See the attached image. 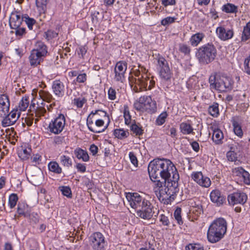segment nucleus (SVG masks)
Segmentation results:
<instances>
[{
    "instance_id": "2eb2a0df",
    "label": "nucleus",
    "mask_w": 250,
    "mask_h": 250,
    "mask_svg": "<svg viewBox=\"0 0 250 250\" xmlns=\"http://www.w3.org/2000/svg\"><path fill=\"white\" fill-rule=\"evenodd\" d=\"M141 103H142L145 111L148 112H154L156 109V104L155 101H153L151 97L144 96L140 98Z\"/></svg>"
},
{
    "instance_id": "052dcab7",
    "label": "nucleus",
    "mask_w": 250,
    "mask_h": 250,
    "mask_svg": "<svg viewBox=\"0 0 250 250\" xmlns=\"http://www.w3.org/2000/svg\"><path fill=\"white\" fill-rule=\"evenodd\" d=\"M244 72L249 75H250V63L249 60L245 59L244 62Z\"/></svg>"
},
{
    "instance_id": "13d9d810",
    "label": "nucleus",
    "mask_w": 250,
    "mask_h": 250,
    "mask_svg": "<svg viewBox=\"0 0 250 250\" xmlns=\"http://www.w3.org/2000/svg\"><path fill=\"white\" fill-rule=\"evenodd\" d=\"M134 107L137 110L145 111V108L144 107L143 104L141 103L140 99L138 101L134 103Z\"/></svg>"
},
{
    "instance_id": "f3484780",
    "label": "nucleus",
    "mask_w": 250,
    "mask_h": 250,
    "mask_svg": "<svg viewBox=\"0 0 250 250\" xmlns=\"http://www.w3.org/2000/svg\"><path fill=\"white\" fill-rule=\"evenodd\" d=\"M216 32L219 38L222 41L228 40L233 36L232 30L226 29L223 26L218 27L216 30Z\"/></svg>"
},
{
    "instance_id": "3c124183",
    "label": "nucleus",
    "mask_w": 250,
    "mask_h": 250,
    "mask_svg": "<svg viewBox=\"0 0 250 250\" xmlns=\"http://www.w3.org/2000/svg\"><path fill=\"white\" fill-rule=\"evenodd\" d=\"M61 190L62 192V194L67 197H71V190L69 187H61Z\"/></svg>"
},
{
    "instance_id": "f03ea898",
    "label": "nucleus",
    "mask_w": 250,
    "mask_h": 250,
    "mask_svg": "<svg viewBox=\"0 0 250 250\" xmlns=\"http://www.w3.org/2000/svg\"><path fill=\"white\" fill-rule=\"evenodd\" d=\"M126 198L130 207L136 211L137 215L144 219H151L155 211L149 200L140 195L138 193H128Z\"/></svg>"
},
{
    "instance_id": "de8ad7c7",
    "label": "nucleus",
    "mask_w": 250,
    "mask_h": 250,
    "mask_svg": "<svg viewBox=\"0 0 250 250\" xmlns=\"http://www.w3.org/2000/svg\"><path fill=\"white\" fill-rule=\"evenodd\" d=\"M186 250H204L203 247L199 244H190L186 247Z\"/></svg>"
},
{
    "instance_id": "864d4df0",
    "label": "nucleus",
    "mask_w": 250,
    "mask_h": 250,
    "mask_svg": "<svg viewBox=\"0 0 250 250\" xmlns=\"http://www.w3.org/2000/svg\"><path fill=\"white\" fill-rule=\"evenodd\" d=\"M244 170L242 167H238L232 169V173L236 176L242 177Z\"/></svg>"
},
{
    "instance_id": "ea45409f",
    "label": "nucleus",
    "mask_w": 250,
    "mask_h": 250,
    "mask_svg": "<svg viewBox=\"0 0 250 250\" xmlns=\"http://www.w3.org/2000/svg\"><path fill=\"white\" fill-rule=\"evenodd\" d=\"M124 116L125 118V124L129 125L131 124V117L130 115L128 107L127 105L124 106Z\"/></svg>"
},
{
    "instance_id": "5701e85b",
    "label": "nucleus",
    "mask_w": 250,
    "mask_h": 250,
    "mask_svg": "<svg viewBox=\"0 0 250 250\" xmlns=\"http://www.w3.org/2000/svg\"><path fill=\"white\" fill-rule=\"evenodd\" d=\"M32 50L38 52L41 56H46L47 53L46 46L41 41H38L36 42L35 47Z\"/></svg>"
},
{
    "instance_id": "79ce46f5",
    "label": "nucleus",
    "mask_w": 250,
    "mask_h": 250,
    "mask_svg": "<svg viewBox=\"0 0 250 250\" xmlns=\"http://www.w3.org/2000/svg\"><path fill=\"white\" fill-rule=\"evenodd\" d=\"M227 156L229 161L234 162L236 164H238L239 161L237 160V154L233 151L228 152Z\"/></svg>"
},
{
    "instance_id": "58836bf2",
    "label": "nucleus",
    "mask_w": 250,
    "mask_h": 250,
    "mask_svg": "<svg viewBox=\"0 0 250 250\" xmlns=\"http://www.w3.org/2000/svg\"><path fill=\"white\" fill-rule=\"evenodd\" d=\"M31 151V149L30 148L22 149L19 153V156L23 160H27L30 156Z\"/></svg>"
},
{
    "instance_id": "4be33fe9",
    "label": "nucleus",
    "mask_w": 250,
    "mask_h": 250,
    "mask_svg": "<svg viewBox=\"0 0 250 250\" xmlns=\"http://www.w3.org/2000/svg\"><path fill=\"white\" fill-rule=\"evenodd\" d=\"M43 57V56H41L38 52L32 50L29 57L31 65L35 66L39 64L42 61Z\"/></svg>"
},
{
    "instance_id": "2f4dec72",
    "label": "nucleus",
    "mask_w": 250,
    "mask_h": 250,
    "mask_svg": "<svg viewBox=\"0 0 250 250\" xmlns=\"http://www.w3.org/2000/svg\"><path fill=\"white\" fill-rule=\"evenodd\" d=\"M114 135L118 139H123L128 136L129 132L123 129H116L114 130Z\"/></svg>"
},
{
    "instance_id": "6e6d98bb",
    "label": "nucleus",
    "mask_w": 250,
    "mask_h": 250,
    "mask_svg": "<svg viewBox=\"0 0 250 250\" xmlns=\"http://www.w3.org/2000/svg\"><path fill=\"white\" fill-rule=\"evenodd\" d=\"M243 178L244 182L247 185L250 184V174L245 170L241 177Z\"/></svg>"
},
{
    "instance_id": "e433bc0d",
    "label": "nucleus",
    "mask_w": 250,
    "mask_h": 250,
    "mask_svg": "<svg viewBox=\"0 0 250 250\" xmlns=\"http://www.w3.org/2000/svg\"><path fill=\"white\" fill-rule=\"evenodd\" d=\"M60 159L61 164L63 166L69 167L72 166V161L69 157L63 155Z\"/></svg>"
},
{
    "instance_id": "f257e3e1",
    "label": "nucleus",
    "mask_w": 250,
    "mask_h": 250,
    "mask_svg": "<svg viewBox=\"0 0 250 250\" xmlns=\"http://www.w3.org/2000/svg\"><path fill=\"white\" fill-rule=\"evenodd\" d=\"M148 172L151 180L155 182V191L159 199L164 204H169L174 200L179 191V175L172 162L167 159H154L148 166Z\"/></svg>"
},
{
    "instance_id": "423d86ee",
    "label": "nucleus",
    "mask_w": 250,
    "mask_h": 250,
    "mask_svg": "<svg viewBox=\"0 0 250 250\" xmlns=\"http://www.w3.org/2000/svg\"><path fill=\"white\" fill-rule=\"evenodd\" d=\"M196 55L200 63L208 64L215 60L217 56V50L213 44L208 43L201 46Z\"/></svg>"
},
{
    "instance_id": "774afa93",
    "label": "nucleus",
    "mask_w": 250,
    "mask_h": 250,
    "mask_svg": "<svg viewBox=\"0 0 250 250\" xmlns=\"http://www.w3.org/2000/svg\"><path fill=\"white\" fill-rule=\"evenodd\" d=\"M41 156L39 154L34 155L32 157L31 159L33 163L35 164H39V161H41Z\"/></svg>"
},
{
    "instance_id": "338daca9",
    "label": "nucleus",
    "mask_w": 250,
    "mask_h": 250,
    "mask_svg": "<svg viewBox=\"0 0 250 250\" xmlns=\"http://www.w3.org/2000/svg\"><path fill=\"white\" fill-rule=\"evenodd\" d=\"M162 4L165 6L174 5L175 4V0H162Z\"/></svg>"
},
{
    "instance_id": "49530a36",
    "label": "nucleus",
    "mask_w": 250,
    "mask_h": 250,
    "mask_svg": "<svg viewBox=\"0 0 250 250\" xmlns=\"http://www.w3.org/2000/svg\"><path fill=\"white\" fill-rule=\"evenodd\" d=\"M179 50L181 52L184 53L185 55L189 54L190 52V47L184 43L180 44Z\"/></svg>"
},
{
    "instance_id": "a18cd8bd",
    "label": "nucleus",
    "mask_w": 250,
    "mask_h": 250,
    "mask_svg": "<svg viewBox=\"0 0 250 250\" xmlns=\"http://www.w3.org/2000/svg\"><path fill=\"white\" fill-rule=\"evenodd\" d=\"M167 116V114L166 112L162 113L156 121L157 125H162L165 122Z\"/></svg>"
},
{
    "instance_id": "f704fd0d",
    "label": "nucleus",
    "mask_w": 250,
    "mask_h": 250,
    "mask_svg": "<svg viewBox=\"0 0 250 250\" xmlns=\"http://www.w3.org/2000/svg\"><path fill=\"white\" fill-rule=\"evenodd\" d=\"M232 125L234 133L238 137H241L243 135V132L240 125L235 121L233 122Z\"/></svg>"
},
{
    "instance_id": "0eeeda50",
    "label": "nucleus",
    "mask_w": 250,
    "mask_h": 250,
    "mask_svg": "<svg viewBox=\"0 0 250 250\" xmlns=\"http://www.w3.org/2000/svg\"><path fill=\"white\" fill-rule=\"evenodd\" d=\"M209 83L210 88L224 92L231 89L232 81L229 77L221 76L214 73L209 78Z\"/></svg>"
},
{
    "instance_id": "5fc2aeb1",
    "label": "nucleus",
    "mask_w": 250,
    "mask_h": 250,
    "mask_svg": "<svg viewBox=\"0 0 250 250\" xmlns=\"http://www.w3.org/2000/svg\"><path fill=\"white\" fill-rule=\"evenodd\" d=\"M25 21L28 28L30 30H32L33 26L36 23V21L32 18H30L29 17H27V18H25Z\"/></svg>"
},
{
    "instance_id": "69168bd1",
    "label": "nucleus",
    "mask_w": 250,
    "mask_h": 250,
    "mask_svg": "<svg viewBox=\"0 0 250 250\" xmlns=\"http://www.w3.org/2000/svg\"><path fill=\"white\" fill-rule=\"evenodd\" d=\"M89 150L93 155H95L98 152V148L96 145L93 144L90 146Z\"/></svg>"
},
{
    "instance_id": "1a4fd4ad",
    "label": "nucleus",
    "mask_w": 250,
    "mask_h": 250,
    "mask_svg": "<svg viewBox=\"0 0 250 250\" xmlns=\"http://www.w3.org/2000/svg\"><path fill=\"white\" fill-rule=\"evenodd\" d=\"M65 125V119L64 115L60 114L49 124L48 128L50 132L58 134L62 131Z\"/></svg>"
},
{
    "instance_id": "0e129e2a",
    "label": "nucleus",
    "mask_w": 250,
    "mask_h": 250,
    "mask_svg": "<svg viewBox=\"0 0 250 250\" xmlns=\"http://www.w3.org/2000/svg\"><path fill=\"white\" fill-rule=\"evenodd\" d=\"M160 220L165 226H168L169 224V222L167 217L163 214L161 215Z\"/></svg>"
},
{
    "instance_id": "09e8293b",
    "label": "nucleus",
    "mask_w": 250,
    "mask_h": 250,
    "mask_svg": "<svg viewBox=\"0 0 250 250\" xmlns=\"http://www.w3.org/2000/svg\"><path fill=\"white\" fill-rule=\"evenodd\" d=\"M176 18L171 17H167L161 21V24L166 26L174 22Z\"/></svg>"
},
{
    "instance_id": "7c9ffc66",
    "label": "nucleus",
    "mask_w": 250,
    "mask_h": 250,
    "mask_svg": "<svg viewBox=\"0 0 250 250\" xmlns=\"http://www.w3.org/2000/svg\"><path fill=\"white\" fill-rule=\"evenodd\" d=\"M218 106L219 104L216 103H214L212 105L209 106L208 108L209 114L213 117H217L219 114Z\"/></svg>"
},
{
    "instance_id": "c9c22d12",
    "label": "nucleus",
    "mask_w": 250,
    "mask_h": 250,
    "mask_svg": "<svg viewBox=\"0 0 250 250\" xmlns=\"http://www.w3.org/2000/svg\"><path fill=\"white\" fill-rule=\"evenodd\" d=\"M29 100L28 97H24L22 98L20 101L19 107L21 111H25L29 105Z\"/></svg>"
},
{
    "instance_id": "9b49d317",
    "label": "nucleus",
    "mask_w": 250,
    "mask_h": 250,
    "mask_svg": "<svg viewBox=\"0 0 250 250\" xmlns=\"http://www.w3.org/2000/svg\"><path fill=\"white\" fill-rule=\"evenodd\" d=\"M91 246L94 250H104L105 241L103 235L100 232L94 233L91 236Z\"/></svg>"
},
{
    "instance_id": "72a5a7b5",
    "label": "nucleus",
    "mask_w": 250,
    "mask_h": 250,
    "mask_svg": "<svg viewBox=\"0 0 250 250\" xmlns=\"http://www.w3.org/2000/svg\"><path fill=\"white\" fill-rule=\"evenodd\" d=\"M48 168L50 171L57 174H60L62 172V168L56 162H51L48 164Z\"/></svg>"
},
{
    "instance_id": "c85d7f7f",
    "label": "nucleus",
    "mask_w": 250,
    "mask_h": 250,
    "mask_svg": "<svg viewBox=\"0 0 250 250\" xmlns=\"http://www.w3.org/2000/svg\"><path fill=\"white\" fill-rule=\"evenodd\" d=\"M28 206L24 204H19L18 205L17 212L20 215H23L25 217L29 216V212L28 210Z\"/></svg>"
},
{
    "instance_id": "37998d69",
    "label": "nucleus",
    "mask_w": 250,
    "mask_h": 250,
    "mask_svg": "<svg viewBox=\"0 0 250 250\" xmlns=\"http://www.w3.org/2000/svg\"><path fill=\"white\" fill-rule=\"evenodd\" d=\"M131 130L136 135H141L143 133V130L142 127L135 124H133L131 125Z\"/></svg>"
},
{
    "instance_id": "8fccbe9b",
    "label": "nucleus",
    "mask_w": 250,
    "mask_h": 250,
    "mask_svg": "<svg viewBox=\"0 0 250 250\" xmlns=\"http://www.w3.org/2000/svg\"><path fill=\"white\" fill-rule=\"evenodd\" d=\"M74 104L78 107H82L83 104L86 102V100L84 98H76L74 99Z\"/></svg>"
},
{
    "instance_id": "39448f33",
    "label": "nucleus",
    "mask_w": 250,
    "mask_h": 250,
    "mask_svg": "<svg viewBox=\"0 0 250 250\" xmlns=\"http://www.w3.org/2000/svg\"><path fill=\"white\" fill-rule=\"evenodd\" d=\"M100 114L101 117H106L107 113L102 110L92 111L88 115L86 120V125L88 129L92 132L99 133L104 131L107 126H104V121L99 119L97 114Z\"/></svg>"
},
{
    "instance_id": "bb28decb",
    "label": "nucleus",
    "mask_w": 250,
    "mask_h": 250,
    "mask_svg": "<svg viewBox=\"0 0 250 250\" xmlns=\"http://www.w3.org/2000/svg\"><path fill=\"white\" fill-rule=\"evenodd\" d=\"M223 138V133L220 129H216L213 131L212 139L216 144L221 143Z\"/></svg>"
},
{
    "instance_id": "dca6fc26",
    "label": "nucleus",
    "mask_w": 250,
    "mask_h": 250,
    "mask_svg": "<svg viewBox=\"0 0 250 250\" xmlns=\"http://www.w3.org/2000/svg\"><path fill=\"white\" fill-rule=\"evenodd\" d=\"M52 89L56 96L62 97L64 96L65 92L64 85L60 80H56L53 82Z\"/></svg>"
},
{
    "instance_id": "aec40b11",
    "label": "nucleus",
    "mask_w": 250,
    "mask_h": 250,
    "mask_svg": "<svg viewBox=\"0 0 250 250\" xmlns=\"http://www.w3.org/2000/svg\"><path fill=\"white\" fill-rule=\"evenodd\" d=\"M10 103L8 96L6 94L1 95L0 96V109L6 115L9 109Z\"/></svg>"
},
{
    "instance_id": "20e7f679",
    "label": "nucleus",
    "mask_w": 250,
    "mask_h": 250,
    "mask_svg": "<svg viewBox=\"0 0 250 250\" xmlns=\"http://www.w3.org/2000/svg\"><path fill=\"white\" fill-rule=\"evenodd\" d=\"M134 74L136 77H129V81L135 92L146 90L147 82L149 83V89H151L154 86L155 81L152 78H149L146 74H141L140 71L137 70L134 72Z\"/></svg>"
},
{
    "instance_id": "a878e982",
    "label": "nucleus",
    "mask_w": 250,
    "mask_h": 250,
    "mask_svg": "<svg viewBox=\"0 0 250 250\" xmlns=\"http://www.w3.org/2000/svg\"><path fill=\"white\" fill-rule=\"evenodd\" d=\"M49 0H36V4L40 14L45 13L47 9V4Z\"/></svg>"
},
{
    "instance_id": "4c0bfd02",
    "label": "nucleus",
    "mask_w": 250,
    "mask_h": 250,
    "mask_svg": "<svg viewBox=\"0 0 250 250\" xmlns=\"http://www.w3.org/2000/svg\"><path fill=\"white\" fill-rule=\"evenodd\" d=\"M237 7L234 4L228 3L224 5L223 10L227 13H236L237 12Z\"/></svg>"
},
{
    "instance_id": "a211bd4d",
    "label": "nucleus",
    "mask_w": 250,
    "mask_h": 250,
    "mask_svg": "<svg viewBox=\"0 0 250 250\" xmlns=\"http://www.w3.org/2000/svg\"><path fill=\"white\" fill-rule=\"evenodd\" d=\"M211 201L218 206L222 205L226 202V198L221 194L219 190H214L210 194Z\"/></svg>"
},
{
    "instance_id": "412c9836",
    "label": "nucleus",
    "mask_w": 250,
    "mask_h": 250,
    "mask_svg": "<svg viewBox=\"0 0 250 250\" xmlns=\"http://www.w3.org/2000/svg\"><path fill=\"white\" fill-rule=\"evenodd\" d=\"M29 108L30 111H34L35 117H37L35 119V123H37L39 121V118L43 116L44 113L46 112V109L43 106H39L38 104V106L36 107L35 104H31Z\"/></svg>"
},
{
    "instance_id": "603ef678",
    "label": "nucleus",
    "mask_w": 250,
    "mask_h": 250,
    "mask_svg": "<svg viewBox=\"0 0 250 250\" xmlns=\"http://www.w3.org/2000/svg\"><path fill=\"white\" fill-rule=\"evenodd\" d=\"M58 35V33L52 30H48L47 32H45L46 38L48 40H51L57 37Z\"/></svg>"
},
{
    "instance_id": "9d476101",
    "label": "nucleus",
    "mask_w": 250,
    "mask_h": 250,
    "mask_svg": "<svg viewBox=\"0 0 250 250\" xmlns=\"http://www.w3.org/2000/svg\"><path fill=\"white\" fill-rule=\"evenodd\" d=\"M127 69V63L125 61H120L116 63L114 68L116 81L123 82L125 79V74Z\"/></svg>"
},
{
    "instance_id": "f8f14e48",
    "label": "nucleus",
    "mask_w": 250,
    "mask_h": 250,
    "mask_svg": "<svg viewBox=\"0 0 250 250\" xmlns=\"http://www.w3.org/2000/svg\"><path fill=\"white\" fill-rule=\"evenodd\" d=\"M247 197L246 194L240 192H235L229 195L228 200L229 204L234 205L236 204L243 205L247 201Z\"/></svg>"
},
{
    "instance_id": "6ab92c4d",
    "label": "nucleus",
    "mask_w": 250,
    "mask_h": 250,
    "mask_svg": "<svg viewBox=\"0 0 250 250\" xmlns=\"http://www.w3.org/2000/svg\"><path fill=\"white\" fill-rule=\"evenodd\" d=\"M22 21V19L18 12L12 13L10 20L9 23L12 28L16 29L20 26Z\"/></svg>"
},
{
    "instance_id": "4d7b16f0",
    "label": "nucleus",
    "mask_w": 250,
    "mask_h": 250,
    "mask_svg": "<svg viewBox=\"0 0 250 250\" xmlns=\"http://www.w3.org/2000/svg\"><path fill=\"white\" fill-rule=\"evenodd\" d=\"M129 157L131 163L135 167L138 166V161L137 158L133 152H130L129 154Z\"/></svg>"
},
{
    "instance_id": "a19ab883",
    "label": "nucleus",
    "mask_w": 250,
    "mask_h": 250,
    "mask_svg": "<svg viewBox=\"0 0 250 250\" xmlns=\"http://www.w3.org/2000/svg\"><path fill=\"white\" fill-rule=\"evenodd\" d=\"M181 211L182 209L180 208H177L174 212V217L179 225H182L183 223L181 217Z\"/></svg>"
},
{
    "instance_id": "ddd939ff",
    "label": "nucleus",
    "mask_w": 250,
    "mask_h": 250,
    "mask_svg": "<svg viewBox=\"0 0 250 250\" xmlns=\"http://www.w3.org/2000/svg\"><path fill=\"white\" fill-rule=\"evenodd\" d=\"M191 177L198 184L203 187L208 188L210 186V179L204 176L201 172H193Z\"/></svg>"
},
{
    "instance_id": "c756f323",
    "label": "nucleus",
    "mask_w": 250,
    "mask_h": 250,
    "mask_svg": "<svg viewBox=\"0 0 250 250\" xmlns=\"http://www.w3.org/2000/svg\"><path fill=\"white\" fill-rule=\"evenodd\" d=\"M204 37L203 33H197L192 36L190 42L191 44L193 46H197L199 42L202 40Z\"/></svg>"
},
{
    "instance_id": "473e14b6",
    "label": "nucleus",
    "mask_w": 250,
    "mask_h": 250,
    "mask_svg": "<svg viewBox=\"0 0 250 250\" xmlns=\"http://www.w3.org/2000/svg\"><path fill=\"white\" fill-rule=\"evenodd\" d=\"M180 129L181 132L184 134H189L193 132L192 127L187 123H182L180 124Z\"/></svg>"
},
{
    "instance_id": "c03bdc74",
    "label": "nucleus",
    "mask_w": 250,
    "mask_h": 250,
    "mask_svg": "<svg viewBox=\"0 0 250 250\" xmlns=\"http://www.w3.org/2000/svg\"><path fill=\"white\" fill-rule=\"evenodd\" d=\"M18 197L16 194H12L9 197V204L11 208H13L17 204Z\"/></svg>"
},
{
    "instance_id": "7ed1b4c3",
    "label": "nucleus",
    "mask_w": 250,
    "mask_h": 250,
    "mask_svg": "<svg viewBox=\"0 0 250 250\" xmlns=\"http://www.w3.org/2000/svg\"><path fill=\"white\" fill-rule=\"evenodd\" d=\"M227 223L223 218L214 220L210 225L207 233L208 241L214 243L220 241L226 233Z\"/></svg>"
},
{
    "instance_id": "393cba45",
    "label": "nucleus",
    "mask_w": 250,
    "mask_h": 250,
    "mask_svg": "<svg viewBox=\"0 0 250 250\" xmlns=\"http://www.w3.org/2000/svg\"><path fill=\"white\" fill-rule=\"evenodd\" d=\"M190 211L196 216H198L203 212V209L201 205L199 202H192L190 203Z\"/></svg>"
},
{
    "instance_id": "680f3d73",
    "label": "nucleus",
    "mask_w": 250,
    "mask_h": 250,
    "mask_svg": "<svg viewBox=\"0 0 250 250\" xmlns=\"http://www.w3.org/2000/svg\"><path fill=\"white\" fill-rule=\"evenodd\" d=\"M75 167L80 172L84 173L86 171V166L84 164L77 163Z\"/></svg>"
},
{
    "instance_id": "bf43d9fd",
    "label": "nucleus",
    "mask_w": 250,
    "mask_h": 250,
    "mask_svg": "<svg viewBox=\"0 0 250 250\" xmlns=\"http://www.w3.org/2000/svg\"><path fill=\"white\" fill-rule=\"evenodd\" d=\"M108 98L111 100H114L116 98V92L114 89L110 87L108 91Z\"/></svg>"
},
{
    "instance_id": "b1692460",
    "label": "nucleus",
    "mask_w": 250,
    "mask_h": 250,
    "mask_svg": "<svg viewBox=\"0 0 250 250\" xmlns=\"http://www.w3.org/2000/svg\"><path fill=\"white\" fill-rule=\"evenodd\" d=\"M75 155L78 159H82L84 162H87L89 160V156L86 151L78 148L74 151Z\"/></svg>"
},
{
    "instance_id": "cd10ccee",
    "label": "nucleus",
    "mask_w": 250,
    "mask_h": 250,
    "mask_svg": "<svg viewBox=\"0 0 250 250\" xmlns=\"http://www.w3.org/2000/svg\"><path fill=\"white\" fill-rule=\"evenodd\" d=\"M39 95L43 101L47 103H50L53 99L52 95L48 91L40 90L39 91Z\"/></svg>"
},
{
    "instance_id": "e2e57ef3",
    "label": "nucleus",
    "mask_w": 250,
    "mask_h": 250,
    "mask_svg": "<svg viewBox=\"0 0 250 250\" xmlns=\"http://www.w3.org/2000/svg\"><path fill=\"white\" fill-rule=\"evenodd\" d=\"M86 80V75L85 73L79 74L76 79L78 83H84Z\"/></svg>"
},
{
    "instance_id": "4468645a",
    "label": "nucleus",
    "mask_w": 250,
    "mask_h": 250,
    "mask_svg": "<svg viewBox=\"0 0 250 250\" xmlns=\"http://www.w3.org/2000/svg\"><path fill=\"white\" fill-rule=\"evenodd\" d=\"M17 112V110H13L8 115L6 114L1 122L2 126L7 127L14 124L20 117V114Z\"/></svg>"
},
{
    "instance_id": "6e6552de",
    "label": "nucleus",
    "mask_w": 250,
    "mask_h": 250,
    "mask_svg": "<svg viewBox=\"0 0 250 250\" xmlns=\"http://www.w3.org/2000/svg\"><path fill=\"white\" fill-rule=\"evenodd\" d=\"M158 64L161 78L165 81L169 80L172 73L169 68L167 62L164 58L159 57L158 59Z\"/></svg>"
}]
</instances>
